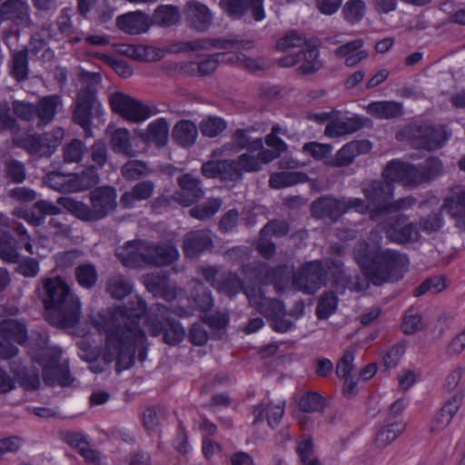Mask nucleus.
<instances>
[{"label":"nucleus","instance_id":"obj_31","mask_svg":"<svg viewBox=\"0 0 465 465\" xmlns=\"http://www.w3.org/2000/svg\"><path fill=\"white\" fill-rule=\"evenodd\" d=\"M198 136V128L189 120H181L175 124L172 131V137L175 143L183 147L193 145Z\"/></svg>","mask_w":465,"mask_h":465},{"label":"nucleus","instance_id":"obj_41","mask_svg":"<svg viewBox=\"0 0 465 465\" xmlns=\"http://www.w3.org/2000/svg\"><path fill=\"white\" fill-rule=\"evenodd\" d=\"M0 14L16 18L23 23L30 20L29 5L22 0H6L0 5Z\"/></svg>","mask_w":465,"mask_h":465},{"label":"nucleus","instance_id":"obj_20","mask_svg":"<svg viewBox=\"0 0 465 465\" xmlns=\"http://www.w3.org/2000/svg\"><path fill=\"white\" fill-rule=\"evenodd\" d=\"M244 292L250 303L267 319L270 320L275 318V316H282L284 314L282 302L277 299L266 297L261 292L260 289H246Z\"/></svg>","mask_w":465,"mask_h":465},{"label":"nucleus","instance_id":"obj_26","mask_svg":"<svg viewBox=\"0 0 465 465\" xmlns=\"http://www.w3.org/2000/svg\"><path fill=\"white\" fill-rule=\"evenodd\" d=\"M392 183L386 179L384 181H372L363 184L362 192L369 202L384 206L392 198L394 191Z\"/></svg>","mask_w":465,"mask_h":465},{"label":"nucleus","instance_id":"obj_42","mask_svg":"<svg viewBox=\"0 0 465 465\" xmlns=\"http://www.w3.org/2000/svg\"><path fill=\"white\" fill-rule=\"evenodd\" d=\"M405 430L401 420H394L382 427L376 435L375 442L378 448H384L396 440Z\"/></svg>","mask_w":465,"mask_h":465},{"label":"nucleus","instance_id":"obj_16","mask_svg":"<svg viewBox=\"0 0 465 465\" xmlns=\"http://www.w3.org/2000/svg\"><path fill=\"white\" fill-rule=\"evenodd\" d=\"M157 317L163 318L166 322V328L164 330L163 341L169 345H175L181 342L185 337V331L180 322L172 320L169 317V312H172L179 317L186 314V311L183 308H168L163 304H157Z\"/></svg>","mask_w":465,"mask_h":465},{"label":"nucleus","instance_id":"obj_44","mask_svg":"<svg viewBox=\"0 0 465 465\" xmlns=\"http://www.w3.org/2000/svg\"><path fill=\"white\" fill-rule=\"evenodd\" d=\"M74 278L82 288L90 290L98 281L96 267L92 263L79 264L74 269Z\"/></svg>","mask_w":465,"mask_h":465},{"label":"nucleus","instance_id":"obj_62","mask_svg":"<svg viewBox=\"0 0 465 465\" xmlns=\"http://www.w3.org/2000/svg\"><path fill=\"white\" fill-rule=\"evenodd\" d=\"M210 50L212 48L229 50V49H250L252 45L251 41L234 40L227 38H209Z\"/></svg>","mask_w":465,"mask_h":465},{"label":"nucleus","instance_id":"obj_12","mask_svg":"<svg viewBox=\"0 0 465 465\" xmlns=\"http://www.w3.org/2000/svg\"><path fill=\"white\" fill-rule=\"evenodd\" d=\"M327 272L319 261L306 262L293 274L292 285L308 294L316 292L324 283Z\"/></svg>","mask_w":465,"mask_h":465},{"label":"nucleus","instance_id":"obj_11","mask_svg":"<svg viewBox=\"0 0 465 465\" xmlns=\"http://www.w3.org/2000/svg\"><path fill=\"white\" fill-rule=\"evenodd\" d=\"M27 339L25 326L15 321L6 320L0 323V359L9 360L18 353L14 342L23 344Z\"/></svg>","mask_w":465,"mask_h":465},{"label":"nucleus","instance_id":"obj_55","mask_svg":"<svg viewBox=\"0 0 465 465\" xmlns=\"http://www.w3.org/2000/svg\"><path fill=\"white\" fill-rule=\"evenodd\" d=\"M417 200L415 197L409 195L405 197H401L394 202L389 203L388 204H385L381 209L372 212L370 215L371 219L375 221L377 219V216L382 211L391 213V212H401L411 209L412 206L415 205Z\"/></svg>","mask_w":465,"mask_h":465},{"label":"nucleus","instance_id":"obj_22","mask_svg":"<svg viewBox=\"0 0 465 465\" xmlns=\"http://www.w3.org/2000/svg\"><path fill=\"white\" fill-rule=\"evenodd\" d=\"M117 27L128 35H141L152 25L151 17L141 11L129 12L116 18Z\"/></svg>","mask_w":465,"mask_h":465},{"label":"nucleus","instance_id":"obj_32","mask_svg":"<svg viewBox=\"0 0 465 465\" xmlns=\"http://www.w3.org/2000/svg\"><path fill=\"white\" fill-rule=\"evenodd\" d=\"M99 174L94 165L85 168L78 173H70L71 193L89 190L99 183Z\"/></svg>","mask_w":465,"mask_h":465},{"label":"nucleus","instance_id":"obj_27","mask_svg":"<svg viewBox=\"0 0 465 465\" xmlns=\"http://www.w3.org/2000/svg\"><path fill=\"white\" fill-rule=\"evenodd\" d=\"M62 104V97L58 94L42 97L35 104L37 126H45L52 123Z\"/></svg>","mask_w":465,"mask_h":465},{"label":"nucleus","instance_id":"obj_24","mask_svg":"<svg viewBox=\"0 0 465 465\" xmlns=\"http://www.w3.org/2000/svg\"><path fill=\"white\" fill-rule=\"evenodd\" d=\"M362 126L363 121L357 115L344 118H338L335 116L326 124L324 135L329 138H337L354 134L362 128Z\"/></svg>","mask_w":465,"mask_h":465},{"label":"nucleus","instance_id":"obj_47","mask_svg":"<svg viewBox=\"0 0 465 465\" xmlns=\"http://www.w3.org/2000/svg\"><path fill=\"white\" fill-rule=\"evenodd\" d=\"M85 153V143L80 139H73L63 147V161L65 163H78Z\"/></svg>","mask_w":465,"mask_h":465},{"label":"nucleus","instance_id":"obj_17","mask_svg":"<svg viewBox=\"0 0 465 465\" xmlns=\"http://www.w3.org/2000/svg\"><path fill=\"white\" fill-rule=\"evenodd\" d=\"M371 143L367 140H353L341 146L326 163L331 167H345L353 163L356 157L368 153Z\"/></svg>","mask_w":465,"mask_h":465},{"label":"nucleus","instance_id":"obj_23","mask_svg":"<svg viewBox=\"0 0 465 465\" xmlns=\"http://www.w3.org/2000/svg\"><path fill=\"white\" fill-rule=\"evenodd\" d=\"M363 46V40L358 38L341 45L333 54L336 58L343 60L347 67H354L369 56L368 51Z\"/></svg>","mask_w":465,"mask_h":465},{"label":"nucleus","instance_id":"obj_25","mask_svg":"<svg viewBox=\"0 0 465 465\" xmlns=\"http://www.w3.org/2000/svg\"><path fill=\"white\" fill-rule=\"evenodd\" d=\"M140 139L145 143L164 147L169 140V124L165 118H158L151 122L146 129L139 134Z\"/></svg>","mask_w":465,"mask_h":465},{"label":"nucleus","instance_id":"obj_46","mask_svg":"<svg viewBox=\"0 0 465 465\" xmlns=\"http://www.w3.org/2000/svg\"><path fill=\"white\" fill-rule=\"evenodd\" d=\"M325 399L315 391H308L304 393L299 402V410L302 412H321L326 408Z\"/></svg>","mask_w":465,"mask_h":465},{"label":"nucleus","instance_id":"obj_19","mask_svg":"<svg viewBox=\"0 0 465 465\" xmlns=\"http://www.w3.org/2000/svg\"><path fill=\"white\" fill-rule=\"evenodd\" d=\"M441 210L450 215L457 227L465 231V188H452L444 199Z\"/></svg>","mask_w":465,"mask_h":465},{"label":"nucleus","instance_id":"obj_35","mask_svg":"<svg viewBox=\"0 0 465 465\" xmlns=\"http://www.w3.org/2000/svg\"><path fill=\"white\" fill-rule=\"evenodd\" d=\"M106 134L110 137V145L114 152L130 156L133 149L131 146L130 132L124 127L106 129Z\"/></svg>","mask_w":465,"mask_h":465},{"label":"nucleus","instance_id":"obj_13","mask_svg":"<svg viewBox=\"0 0 465 465\" xmlns=\"http://www.w3.org/2000/svg\"><path fill=\"white\" fill-rule=\"evenodd\" d=\"M89 200L94 222L107 217L117 207V193L113 186H99L90 192Z\"/></svg>","mask_w":465,"mask_h":465},{"label":"nucleus","instance_id":"obj_4","mask_svg":"<svg viewBox=\"0 0 465 465\" xmlns=\"http://www.w3.org/2000/svg\"><path fill=\"white\" fill-rule=\"evenodd\" d=\"M115 255L123 265L130 268L168 266L180 257L176 246L170 241L153 242L142 240L127 242L116 250Z\"/></svg>","mask_w":465,"mask_h":465},{"label":"nucleus","instance_id":"obj_57","mask_svg":"<svg viewBox=\"0 0 465 465\" xmlns=\"http://www.w3.org/2000/svg\"><path fill=\"white\" fill-rule=\"evenodd\" d=\"M306 44L305 36L294 31L279 38L276 43V49L281 52H288L294 47H302Z\"/></svg>","mask_w":465,"mask_h":465},{"label":"nucleus","instance_id":"obj_58","mask_svg":"<svg viewBox=\"0 0 465 465\" xmlns=\"http://www.w3.org/2000/svg\"><path fill=\"white\" fill-rule=\"evenodd\" d=\"M446 287L445 281L441 276H434L425 280L421 284L415 288L413 295L421 296L427 292L438 293Z\"/></svg>","mask_w":465,"mask_h":465},{"label":"nucleus","instance_id":"obj_61","mask_svg":"<svg viewBox=\"0 0 465 465\" xmlns=\"http://www.w3.org/2000/svg\"><path fill=\"white\" fill-rule=\"evenodd\" d=\"M442 210L437 213H430L426 217H422L419 221V226L421 231L430 234L440 231L443 225Z\"/></svg>","mask_w":465,"mask_h":465},{"label":"nucleus","instance_id":"obj_28","mask_svg":"<svg viewBox=\"0 0 465 465\" xmlns=\"http://www.w3.org/2000/svg\"><path fill=\"white\" fill-rule=\"evenodd\" d=\"M154 191V183L152 181H143L136 183L128 192L122 194L120 204L124 209L134 207L135 203L140 201L149 199Z\"/></svg>","mask_w":465,"mask_h":465},{"label":"nucleus","instance_id":"obj_10","mask_svg":"<svg viewBox=\"0 0 465 465\" xmlns=\"http://www.w3.org/2000/svg\"><path fill=\"white\" fill-rule=\"evenodd\" d=\"M60 351L46 349L39 361L43 367V379L47 385L67 386L72 382L68 367L60 363Z\"/></svg>","mask_w":465,"mask_h":465},{"label":"nucleus","instance_id":"obj_30","mask_svg":"<svg viewBox=\"0 0 465 465\" xmlns=\"http://www.w3.org/2000/svg\"><path fill=\"white\" fill-rule=\"evenodd\" d=\"M283 413V402H261L256 405L253 410L254 422H260L266 419L269 426L274 427L278 425Z\"/></svg>","mask_w":465,"mask_h":465},{"label":"nucleus","instance_id":"obj_18","mask_svg":"<svg viewBox=\"0 0 465 465\" xmlns=\"http://www.w3.org/2000/svg\"><path fill=\"white\" fill-rule=\"evenodd\" d=\"M342 208L344 207L341 199L324 195L312 203L311 214L316 219L329 220L335 223L343 215Z\"/></svg>","mask_w":465,"mask_h":465},{"label":"nucleus","instance_id":"obj_14","mask_svg":"<svg viewBox=\"0 0 465 465\" xmlns=\"http://www.w3.org/2000/svg\"><path fill=\"white\" fill-rule=\"evenodd\" d=\"M179 190L172 195V199L183 205L190 206L198 202L203 196V190L199 177L192 173H185L177 178Z\"/></svg>","mask_w":465,"mask_h":465},{"label":"nucleus","instance_id":"obj_15","mask_svg":"<svg viewBox=\"0 0 465 465\" xmlns=\"http://www.w3.org/2000/svg\"><path fill=\"white\" fill-rule=\"evenodd\" d=\"M183 13L188 26L197 32H205L213 24V14L204 4L197 0L188 1Z\"/></svg>","mask_w":465,"mask_h":465},{"label":"nucleus","instance_id":"obj_38","mask_svg":"<svg viewBox=\"0 0 465 465\" xmlns=\"http://www.w3.org/2000/svg\"><path fill=\"white\" fill-rule=\"evenodd\" d=\"M181 18L179 7L173 5H159L153 12L151 23L169 27L176 25Z\"/></svg>","mask_w":465,"mask_h":465},{"label":"nucleus","instance_id":"obj_36","mask_svg":"<svg viewBox=\"0 0 465 465\" xmlns=\"http://www.w3.org/2000/svg\"><path fill=\"white\" fill-rule=\"evenodd\" d=\"M57 203L63 206V208H64L66 212L71 213L73 216L83 222H94L91 206L84 203V202L77 201L71 197L64 196L57 199Z\"/></svg>","mask_w":465,"mask_h":465},{"label":"nucleus","instance_id":"obj_2","mask_svg":"<svg viewBox=\"0 0 465 465\" xmlns=\"http://www.w3.org/2000/svg\"><path fill=\"white\" fill-rule=\"evenodd\" d=\"M370 239L375 242L361 241L353 250L354 259L365 275L375 285L401 280L408 267L407 256L393 250H381L378 238Z\"/></svg>","mask_w":465,"mask_h":465},{"label":"nucleus","instance_id":"obj_34","mask_svg":"<svg viewBox=\"0 0 465 465\" xmlns=\"http://www.w3.org/2000/svg\"><path fill=\"white\" fill-rule=\"evenodd\" d=\"M293 268L287 265H279L269 268L263 276V282L273 284L277 292L282 291L290 282L291 277L293 279Z\"/></svg>","mask_w":465,"mask_h":465},{"label":"nucleus","instance_id":"obj_63","mask_svg":"<svg viewBox=\"0 0 465 465\" xmlns=\"http://www.w3.org/2000/svg\"><path fill=\"white\" fill-rule=\"evenodd\" d=\"M354 349L350 348L344 351L342 357L338 361L336 366V373L340 378L354 375L353 372V360Z\"/></svg>","mask_w":465,"mask_h":465},{"label":"nucleus","instance_id":"obj_8","mask_svg":"<svg viewBox=\"0 0 465 465\" xmlns=\"http://www.w3.org/2000/svg\"><path fill=\"white\" fill-rule=\"evenodd\" d=\"M407 220L408 216L404 214L389 217L376 225L371 232V237L381 240V232H384L386 237L391 242L398 243L417 242L420 239V232L414 223H410L401 227Z\"/></svg>","mask_w":465,"mask_h":465},{"label":"nucleus","instance_id":"obj_52","mask_svg":"<svg viewBox=\"0 0 465 465\" xmlns=\"http://www.w3.org/2000/svg\"><path fill=\"white\" fill-rule=\"evenodd\" d=\"M338 299L332 292H325L319 299L316 315L319 319H327L337 308Z\"/></svg>","mask_w":465,"mask_h":465},{"label":"nucleus","instance_id":"obj_50","mask_svg":"<svg viewBox=\"0 0 465 465\" xmlns=\"http://www.w3.org/2000/svg\"><path fill=\"white\" fill-rule=\"evenodd\" d=\"M22 146L30 154H38L40 156L50 153V150L47 148L46 139L44 134H33L25 137L22 140Z\"/></svg>","mask_w":465,"mask_h":465},{"label":"nucleus","instance_id":"obj_3","mask_svg":"<svg viewBox=\"0 0 465 465\" xmlns=\"http://www.w3.org/2000/svg\"><path fill=\"white\" fill-rule=\"evenodd\" d=\"M44 290L50 323L63 329L74 327L80 321L82 305L71 287L62 278L54 277L45 280Z\"/></svg>","mask_w":465,"mask_h":465},{"label":"nucleus","instance_id":"obj_6","mask_svg":"<svg viewBox=\"0 0 465 465\" xmlns=\"http://www.w3.org/2000/svg\"><path fill=\"white\" fill-rule=\"evenodd\" d=\"M450 135L444 124L411 123L397 131L396 139L409 142L416 149L432 152L442 148Z\"/></svg>","mask_w":465,"mask_h":465},{"label":"nucleus","instance_id":"obj_40","mask_svg":"<svg viewBox=\"0 0 465 465\" xmlns=\"http://www.w3.org/2000/svg\"><path fill=\"white\" fill-rule=\"evenodd\" d=\"M308 176L302 172H281L270 175L269 185L274 189L292 186L306 182Z\"/></svg>","mask_w":465,"mask_h":465},{"label":"nucleus","instance_id":"obj_59","mask_svg":"<svg viewBox=\"0 0 465 465\" xmlns=\"http://www.w3.org/2000/svg\"><path fill=\"white\" fill-rule=\"evenodd\" d=\"M11 109L15 115L22 121L32 122L36 118L35 104L32 103L15 100Z\"/></svg>","mask_w":465,"mask_h":465},{"label":"nucleus","instance_id":"obj_9","mask_svg":"<svg viewBox=\"0 0 465 465\" xmlns=\"http://www.w3.org/2000/svg\"><path fill=\"white\" fill-rule=\"evenodd\" d=\"M96 90L91 84L82 88L76 95L72 119L84 131H90L92 114H101L103 107L96 98Z\"/></svg>","mask_w":465,"mask_h":465},{"label":"nucleus","instance_id":"obj_60","mask_svg":"<svg viewBox=\"0 0 465 465\" xmlns=\"http://www.w3.org/2000/svg\"><path fill=\"white\" fill-rule=\"evenodd\" d=\"M332 146L329 143H321L318 142H310L303 144L302 151L309 153L314 160L322 161L331 154Z\"/></svg>","mask_w":465,"mask_h":465},{"label":"nucleus","instance_id":"obj_7","mask_svg":"<svg viewBox=\"0 0 465 465\" xmlns=\"http://www.w3.org/2000/svg\"><path fill=\"white\" fill-rule=\"evenodd\" d=\"M109 104L114 113L134 124L143 123L157 113L155 107L145 104L122 92L113 93L109 96Z\"/></svg>","mask_w":465,"mask_h":465},{"label":"nucleus","instance_id":"obj_39","mask_svg":"<svg viewBox=\"0 0 465 465\" xmlns=\"http://www.w3.org/2000/svg\"><path fill=\"white\" fill-rule=\"evenodd\" d=\"M214 289L229 297L234 296L243 290V283L237 274L232 272H223L218 277V283L214 284Z\"/></svg>","mask_w":465,"mask_h":465},{"label":"nucleus","instance_id":"obj_21","mask_svg":"<svg viewBox=\"0 0 465 465\" xmlns=\"http://www.w3.org/2000/svg\"><path fill=\"white\" fill-rule=\"evenodd\" d=\"M213 247L210 230H196L187 232L183 237V252L186 258H195Z\"/></svg>","mask_w":465,"mask_h":465},{"label":"nucleus","instance_id":"obj_54","mask_svg":"<svg viewBox=\"0 0 465 465\" xmlns=\"http://www.w3.org/2000/svg\"><path fill=\"white\" fill-rule=\"evenodd\" d=\"M290 232V225L284 220H271L260 231L261 237L272 236L281 238L287 235Z\"/></svg>","mask_w":465,"mask_h":465},{"label":"nucleus","instance_id":"obj_53","mask_svg":"<svg viewBox=\"0 0 465 465\" xmlns=\"http://www.w3.org/2000/svg\"><path fill=\"white\" fill-rule=\"evenodd\" d=\"M0 258L5 262H18L20 254L16 248V242L13 237L4 235L0 238Z\"/></svg>","mask_w":465,"mask_h":465},{"label":"nucleus","instance_id":"obj_5","mask_svg":"<svg viewBox=\"0 0 465 465\" xmlns=\"http://www.w3.org/2000/svg\"><path fill=\"white\" fill-rule=\"evenodd\" d=\"M443 172L442 161L435 156H430L419 164L395 159L386 164L382 171V177L391 182L400 183L406 188L415 189L431 183Z\"/></svg>","mask_w":465,"mask_h":465},{"label":"nucleus","instance_id":"obj_45","mask_svg":"<svg viewBox=\"0 0 465 465\" xmlns=\"http://www.w3.org/2000/svg\"><path fill=\"white\" fill-rule=\"evenodd\" d=\"M366 4L363 0H348L341 9L343 19L350 25L358 24L364 17Z\"/></svg>","mask_w":465,"mask_h":465},{"label":"nucleus","instance_id":"obj_33","mask_svg":"<svg viewBox=\"0 0 465 465\" xmlns=\"http://www.w3.org/2000/svg\"><path fill=\"white\" fill-rule=\"evenodd\" d=\"M118 51L122 54L137 61L155 62L162 57L160 50L153 46L121 45Z\"/></svg>","mask_w":465,"mask_h":465},{"label":"nucleus","instance_id":"obj_1","mask_svg":"<svg viewBox=\"0 0 465 465\" xmlns=\"http://www.w3.org/2000/svg\"><path fill=\"white\" fill-rule=\"evenodd\" d=\"M137 312L125 306H116L102 310L92 317V324L100 333H105V348L103 358L106 363L116 361L115 370L120 372L130 368L134 360L137 345L146 340L140 326L146 312L143 300H137Z\"/></svg>","mask_w":465,"mask_h":465},{"label":"nucleus","instance_id":"obj_64","mask_svg":"<svg viewBox=\"0 0 465 465\" xmlns=\"http://www.w3.org/2000/svg\"><path fill=\"white\" fill-rule=\"evenodd\" d=\"M122 175L127 180H137L146 173V165L141 161H128L121 169Z\"/></svg>","mask_w":465,"mask_h":465},{"label":"nucleus","instance_id":"obj_29","mask_svg":"<svg viewBox=\"0 0 465 465\" xmlns=\"http://www.w3.org/2000/svg\"><path fill=\"white\" fill-rule=\"evenodd\" d=\"M366 112L377 119H394L404 113L402 104L395 101L372 102L366 106Z\"/></svg>","mask_w":465,"mask_h":465},{"label":"nucleus","instance_id":"obj_43","mask_svg":"<svg viewBox=\"0 0 465 465\" xmlns=\"http://www.w3.org/2000/svg\"><path fill=\"white\" fill-rule=\"evenodd\" d=\"M10 74L17 82H24L28 78V50L26 48L12 54Z\"/></svg>","mask_w":465,"mask_h":465},{"label":"nucleus","instance_id":"obj_51","mask_svg":"<svg viewBox=\"0 0 465 465\" xmlns=\"http://www.w3.org/2000/svg\"><path fill=\"white\" fill-rule=\"evenodd\" d=\"M226 128V122L218 116H207L200 122L199 129L203 136L215 137Z\"/></svg>","mask_w":465,"mask_h":465},{"label":"nucleus","instance_id":"obj_49","mask_svg":"<svg viewBox=\"0 0 465 465\" xmlns=\"http://www.w3.org/2000/svg\"><path fill=\"white\" fill-rule=\"evenodd\" d=\"M222 201L218 198L208 199L205 203L190 209V215L198 220H205L214 215L221 208Z\"/></svg>","mask_w":465,"mask_h":465},{"label":"nucleus","instance_id":"obj_48","mask_svg":"<svg viewBox=\"0 0 465 465\" xmlns=\"http://www.w3.org/2000/svg\"><path fill=\"white\" fill-rule=\"evenodd\" d=\"M301 55L302 64L297 68V71L302 74H309L320 70L322 66L321 61L318 59L319 51L315 48H309L303 52L299 53Z\"/></svg>","mask_w":465,"mask_h":465},{"label":"nucleus","instance_id":"obj_56","mask_svg":"<svg viewBox=\"0 0 465 465\" xmlns=\"http://www.w3.org/2000/svg\"><path fill=\"white\" fill-rule=\"evenodd\" d=\"M45 183L55 191L71 193L70 174L65 175L60 172H51L46 174Z\"/></svg>","mask_w":465,"mask_h":465},{"label":"nucleus","instance_id":"obj_37","mask_svg":"<svg viewBox=\"0 0 465 465\" xmlns=\"http://www.w3.org/2000/svg\"><path fill=\"white\" fill-rule=\"evenodd\" d=\"M105 290L113 299L123 300L133 292V284L124 275L114 274L108 278Z\"/></svg>","mask_w":465,"mask_h":465}]
</instances>
